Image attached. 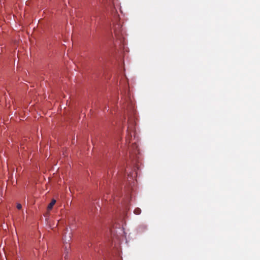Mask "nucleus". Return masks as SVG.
<instances>
[{"mask_svg":"<svg viewBox=\"0 0 260 260\" xmlns=\"http://www.w3.org/2000/svg\"><path fill=\"white\" fill-rule=\"evenodd\" d=\"M120 25H119V24H118L117 26H115L114 32H115V36L117 38H119V33L120 32V30H119L118 29H120Z\"/></svg>","mask_w":260,"mask_h":260,"instance_id":"1","label":"nucleus"},{"mask_svg":"<svg viewBox=\"0 0 260 260\" xmlns=\"http://www.w3.org/2000/svg\"><path fill=\"white\" fill-rule=\"evenodd\" d=\"M56 203V200H54V199H53L51 203L48 205V207H47V210L48 211L52 209L53 206H54V205Z\"/></svg>","mask_w":260,"mask_h":260,"instance_id":"2","label":"nucleus"},{"mask_svg":"<svg viewBox=\"0 0 260 260\" xmlns=\"http://www.w3.org/2000/svg\"><path fill=\"white\" fill-rule=\"evenodd\" d=\"M141 212V210L139 208H136L134 211V213L136 215H139Z\"/></svg>","mask_w":260,"mask_h":260,"instance_id":"3","label":"nucleus"},{"mask_svg":"<svg viewBox=\"0 0 260 260\" xmlns=\"http://www.w3.org/2000/svg\"><path fill=\"white\" fill-rule=\"evenodd\" d=\"M16 207L19 210H20L22 208V205L20 203H17Z\"/></svg>","mask_w":260,"mask_h":260,"instance_id":"4","label":"nucleus"},{"mask_svg":"<svg viewBox=\"0 0 260 260\" xmlns=\"http://www.w3.org/2000/svg\"><path fill=\"white\" fill-rule=\"evenodd\" d=\"M64 258H67V255L64 256Z\"/></svg>","mask_w":260,"mask_h":260,"instance_id":"5","label":"nucleus"}]
</instances>
